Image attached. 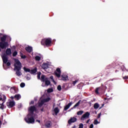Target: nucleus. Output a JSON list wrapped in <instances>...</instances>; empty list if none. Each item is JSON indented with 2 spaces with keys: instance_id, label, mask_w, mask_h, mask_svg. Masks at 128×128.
I'll use <instances>...</instances> for the list:
<instances>
[{
  "instance_id": "9b49d317",
  "label": "nucleus",
  "mask_w": 128,
  "mask_h": 128,
  "mask_svg": "<svg viewBox=\"0 0 128 128\" xmlns=\"http://www.w3.org/2000/svg\"><path fill=\"white\" fill-rule=\"evenodd\" d=\"M4 96V98H3V100H2V104H0V109L3 110L4 108V102H5V101H6V96Z\"/></svg>"
},
{
  "instance_id": "c9c22d12",
  "label": "nucleus",
  "mask_w": 128,
  "mask_h": 128,
  "mask_svg": "<svg viewBox=\"0 0 128 128\" xmlns=\"http://www.w3.org/2000/svg\"><path fill=\"white\" fill-rule=\"evenodd\" d=\"M56 72H58V74H61V70L60 68H58L56 70Z\"/></svg>"
},
{
  "instance_id": "a19ab883",
  "label": "nucleus",
  "mask_w": 128,
  "mask_h": 128,
  "mask_svg": "<svg viewBox=\"0 0 128 128\" xmlns=\"http://www.w3.org/2000/svg\"><path fill=\"white\" fill-rule=\"evenodd\" d=\"M6 66H10V65H11V64H10V62H6Z\"/></svg>"
},
{
  "instance_id": "79ce46f5",
  "label": "nucleus",
  "mask_w": 128,
  "mask_h": 128,
  "mask_svg": "<svg viewBox=\"0 0 128 128\" xmlns=\"http://www.w3.org/2000/svg\"><path fill=\"white\" fill-rule=\"evenodd\" d=\"M78 82V80H75V81H74L73 82H72V84H73L74 85V86H75V84H76V82Z\"/></svg>"
},
{
  "instance_id": "72a5a7b5",
  "label": "nucleus",
  "mask_w": 128,
  "mask_h": 128,
  "mask_svg": "<svg viewBox=\"0 0 128 128\" xmlns=\"http://www.w3.org/2000/svg\"><path fill=\"white\" fill-rule=\"evenodd\" d=\"M4 96H4V94H0V102L2 101L3 98H4Z\"/></svg>"
},
{
  "instance_id": "6ab92c4d",
  "label": "nucleus",
  "mask_w": 128,
  "mask_h": 128,
  "mask_svg": "<svg viewBox=\"0 0 128 128\" xmlns=\"http://www.w3.org/2000/svg\"><path fill=\"white\" fill-rule=\"evenodd\" d=\"M54 112L55 113L56 116H57V114L59 113L60 110L58 108V107H56V108H54Z\"/></svg>"
},
{
  "instance_id": "4be33fe9",
  "label": "nucleus",
  "mask_w": 128,
  "mask_h": 128,
  "mask_svg": "<svg viewBox=\"0 0 128 128\" xmlns=\"http://www.w3.org/2000/svg\"><path fill=\"white\" fill-rule=\"evenodd\" d=\"M22 98L20 94H17L14 96V98L17 100H19Z\"/></svg>"
},
{
  "instance_id": "e433bc0d",
  "label": "nucleus",
  "mask_w": 128,
  "mask_h": 128,
  "mask_svg": "<svg viewBox=\"0 0 128 128\" xmlns=\"http://www.w3.org/2000/svg\"><path fill=\"white\" fill-rule=\"evenodd\" d=\"M84 128V124L82 123H80V124H79V128Z\"/></svg>"
},
{
  "instance_id": "0eeeda50",
  "label": "nucleus",
  "mask_w": 128,
  "mask_h": 128,
  "mask_svg": "<svg viewBox=\"0 0 128 128\" xmlns=\"http://www.w3.org/2000/svg\"><path fill=\"white\" fill-rule=\"evenodd\" d=\"M24 120L28 124H34L35 122V120L32 116L25 118Z\"/></svg>"
},
{
  "instance_id": "8fccbe9b",
  "label": "nucleus",
  "mask_w": 128,
  "mask_h": 128,
  "mask_svg": "<svg viewBox=\"0 0 128 128\" xmlns=\"http://www.w3.org/2000/svg\"><path fill=\"white\" fill-rule=\"evenodd\" d=\"M90 120H88L86 122V124H88L89 122H90Z\"/></svg>"
},
{
  "instance_id": "bb28decb",
  "label": "nucleus",
  "mask_w": 128,
  "mask_h": 128,
  "mask_svg": "<svg viewBox=\"0 0 128 128\" xmlns=\"http://www.w3.org/2000/svg\"><path fill=\"white\" fill-rule=\"evenodd\" d=\"M55 75L58 78H60V73H58L56 71L54 72Z\"/></svg>"
},
{
  "instance_id": "473e14b6",
  "label": "nucleus",
  "mask_w": 128,
  "mask_h": 128,
  "mask_svg": "<svg viewBox=\"0 0 128 128\" xmlns=\"http://www.w3.org/2000/svg\"><path fill=\"white\" fill-rule=\"evenodd\" d=\"M50 78L52 80V82H54V84H56V82H55L54 80V76H50Z\"/></svg>"
},
{
  "instance_id": "9d476101",
  "label": "nucleus",
  "mask_w": 128,
  "mask_h": 128,
  "mask_svg": "<svg viewBox=\"0 0 128 128\" xmlns=\"http://www.w3.org/2000/svg\"><path fill=\"white\" fill-rule=\"evenodd\" d=\"M77 121V118L76 117H71L68 121V124H71L72 123L76 122Z\"/></svg>"
},
{
  "instance_id": "4d7b16f0",
  "label": "nucleus",
  "mask_w": 128,
  "mask_h": 128,
  "mask_svg": "<svg viewBox=\"0 0 128 128\" xmlns=\"http://www.w3.org/2000/svg\"><path fill=\"white\" fill-rule=\"evenodd\" d=\"M72 128H76V126H73Z\"/></svg>"
},
{
  "instance_id": "1a4fd4ad",
  "label": "nucleus",
  "mask_w": 128,
  "mask_h": 128,
  "mask_svg": "<svg viewBox=\"0 0 128 128\" xmlns=\"http://www.w3.org/2000/svg\"><path fill=\"white\" fill-rule=\"evenodd\" d=\"M90 113L89 112H86L82 116H81V120H84L86 118H88L90 117Z\"/></svg>"
},
{
  "instance_id": "864d4df0",
  "label": "nucleus",
  "mask_w": 128,
  "mask_h": 128,
  "mask_svg": "<svg viewBox=\"0 0 128 128\" xmlns=\"http://www.w3.org/2000/svg\"><path fill=\"white\" fill-rule=\"evenodd\" d=\"M1 124H2V122H1V120H0V128H1Z\"/></svg>"
},
{
  "instance_id": "09e8293b",
  "label": "nucleus",
  "mask_w": 128,
  "mask_h": 128,
  "mask_svg": "<svg viewBox=\"0 0 128 128\" xmlns=\"http://www.w3.org/2000/svg\"><path fill=\"white\" fill-rule=\"evenodd\" d=\"M36 122H38L39 124H40V120H36Z\"/></svg>"
},
{
  "instance_id": "6e6552de",
  "label": "nucleus",
  "mask_w": 128,
  "mask_h": 128,
  "mask_svg": "<svg viewBox=\"0 0 128 128\" xmlns=\"http://www.w3.org/2000/svg\"><path fill=\"white\" fill-rule=\"evenodd\" d=\"M6 105L8 108H12L15 106L16 102L14 101L10 100V102H6Z\"/></svg>"
},
{
  "instance_id": "5701e85b",
  "label": "nucleus",
  "mask_w": 128,
  "mask_h": 128,
  "mask_svg": "<svg viewBox=\"0 0 128 128\" xmlns=\"http://www.w3.org/2000/svg\"><path fill=\"white\" fill-rule=\"evenodd\" d=\"M23 69L24 71L26 72H30V69L29 68L24 67Z\"/></svg>"
},
{
  "instance_id": "c756f323",
  "label": "nucleus",
  "mask_w": 128,
  "mask_h": 128,
  "mask_svg": "<svg viewBox=\"0 0 128 128\" xmlns=\"http://www.w3.org/2000/svg\"><path fill=\"white\" fill-rule=\"evenodd\" d=\"M100 89V88H96L95 90V92L96 94H99V90Z\"/></svg>"
},
{
  "instance_id": "423d86ee",
  "label": "nucleus",
  "mask_w": 128,
  "mask_h": 128,
  "mask_svg": "<svg viewBox=\"0 0 128 128\" xmlns=\"http://www.w3.org/2000/svg\"><path fill=\"white\" fill-rule=\"evenodd\" d=\"M40 80L42 82H45V84L46 86H48L50 84V82L48 80V78L46 77L45 75H42Z\"/></svg>"
},
{
  "instance_id": "f03ea898",
  "label": "nucleus",
  "mask_w": 128,
  "mask_h": 128,
  "mask_svg": "<svg viewBox=\"0 0 128 128\" xmlns=\"http://www.w3.org/2000/svg\"><path fill=\"white\" fill-rule=\"evenodd\" d=\"M15 64H14V70H16V74L17 76H20L22 75L20 70L22 68V63L18 59H15Z\"/></svg>"
},
{
  "instance_id": "7c9ffc66",
  "label": "nucleus",
  "mask_w": 128,
  "mask_h": 128,
  "mask_svg": "<svg viewBox=\"0 0 128 128\" xmlns=\"http://www.w3.org/2000/svg\"><path fill=\"white\" fill-rule=\"evenodd\" d=\"M112 68V66L111 64H108L106 68V70H109V69H110Z\"/></svg>"
},
{
  "instance_id": "de8ad7c7",
  "label": "nucleus",
  "mask_w": 128,
  "mask_h": 128,
  "mask_svg": "<svg viewBox=\"0 0 128 128\" xmlns=\"http://www.w3.org/2000/svg\"><path fill=\"white\" fill-rule=\"evenodd\" d=\"M40 111L41 112H44V108H42L40 109Z\"/></svg>"
},
{
  "instance_id": "f3484780",
  "label": "nucleus",
  "mask_w": 128,
  "mask_h": 128,
  "mask_svg": "<svg viewBox=\"0 0 128 128\" xmlns=\"http://www.w3.org/2000/svg\"><path fill=\"white\" fill-rule=\"evenodd\" d=\"M42 67L44 70L48 69V63H44L42 64Z\"/></svg>"
},
{
  "instance_id": "7ed1b4c3",
  "label": "nucleus",
  "mask_w": 128,
  "mask_h": 128,
  "mask_svg": "<svg viewBox=\"0 0 128 128\" xmlns=\"http://www.w3.org/2000/svg\"><path fill=\"white\" fill-rule=\"evenodd\" d=\"M12 54V50L10 48H7L6 50V54H4L2 56V59L3 63L6 64L8 61V58L7 56H10Z\"/></svg>"
},
{
  "instance_id": "dca6fc26",
  "label": "nucleus",
  "mask_w": 128,
  "mask_h": 128,
  "mask_svg": "<svg viewBox=\"0 0 128 128\" xmlns=\"http://www.w3.org/2000/svg\"><path fill=\"white\" fill-rule=\"evenodd\" d=\"M37 72H38L37 68H34L30 70V74H36Z\"/></svg>"
},
{
  "instance_id": "5fc2aeb1",
  "label": "nucleus",
  "mask_w": 128,
  "mask_h": 128,
  "mask_svg": "<svg viewBox=\"0 0 128 128\" xmlns=\"http://www.w3.org/2000/svg\"><path fill=\"white\" fill-rule=\"evenodd\" d=\"M6 124V122L5 121V122H4L3 123V125H4V124Z\"/></svg>"
},
{
  "instance_id": "39448f33",
  "label": "nucleus",
  "mask_w": 128,
  "mask_h": 128,
  "mask_svg": "<svg viewBox=\"0 0 128 128\" xmlns=\"http://www.w3.org/2000/svg\"><path fill=\"white\" fill-rule=\"evenodd\" d=\"M37 108L35 106H30L28 108V111L30 112L28 116H32L34 112H36Z\"/></svg>"
},
{
  "instance_id": "58836bf2",
  "label": "nucleus",
  "mask_w": 128,
  "mask_h": 128,
  "mask_svg": "<svg viewBox=\"0 0 128 128\" xmlns=\"http://www.w3.org/2000/svg\"><path fill=\"white\" fill-rule=\"evenodd\" d=\"M57 89L59 90L60 91L62 90V87L60 85L58 86Z\"/></svg>"
},
{
  "instance_id": "393cba45",
  "label": "nucleus",
  "mask_w": 128,
  "mask_h": 128,
  "mask_svg": "<svg viewBox=\"0 0 128 128\" xmlns=\"http://www.w3.org/2000/svg\"><path fill=\"white\" fill-rule=\"evenodd\" d=\"M41 74H42L41 72H38V75H37V78L39 80H41V79H42V78H40Z\"/></svg>"
},
{
  "instance_id": "37998d69",
  "label": "nucleus",
  "mask_w": 128,
  "mask_h": 128,
  "mask_svg": "<svg viewBox=\"0 0 128 128\" xmlns=\"http://www.w3.org/2000/svg\"><path fill=\"white\" fill-rule=\"evenodd\" d=\"M34 104V101L32 100L30 102V104Z\"/></svg>"
},
{
  "instance_id": "c85d7f7f",
  "label": "nucleus",
  "mask_w": 128,
  "mask_h": 128,
  "mask_svg": "<svg viewBox=\"0 0 128 128\" xmlns=\"http://www.w3.org/2000/svg\"><path fill=\"white\" fill-rule=\"evenodd\" d=\"M44 100V102H48L50 100V98H46V99H44V100Z\"/></svg>"
},
{
  "instance_id": "a878e982",
  "label": "nucleus",
  "mask_w": 128,
  "mask_h": 128,
  "mask_svg": "<svg viewBox=\"0 0 128 128\" xmlns=\"http://www.w3.org/2000/svg\"><path fill=\"white\" fill-rule=\"evenodd\" d=\"M93 124L94 125H97L100 124V122L98 120L96 119L94 120Z\"/></svg>"
},
{
  "instance_id": "13d9d810",
  "label": "nucleus",
  "mask_w": 128,
  "mask_h": 128,
  "mask_svg": "<svg viewBox=\"0 0 128 128\" xmlns=\"http://www.w3.org/2000/svg\"><path fill=\"white\" fill-rule=\"evenodd\" d=\"M11 90H14L15 91V90H14V89H11Z\"/></svg>"
},
{
  "instance_id": "4468645a",
  "label": "nucleus",
  "mask_w": 128,
  "mask_h": 128,
  "mask_svg": "<svg viewBox=\"0 0 128 128\" xmlns=\"http://www.w3.org/2000/svg\"><path fill=\"white\" fill-rule=\"evenodd\" d=\"M68 78V76H67V75H62V76L60 77V78H61L60 80L65 81L67 80Z\"/></svg>"
},
{
  "instance_id": "b1692460",
  "label": "nucleus",
  "mask_w": 128,
  "mask_h": 128,
  "mask_svg": "<svg viewBox=\"0 0 128 128\" xmlns=\"http://www.w3.org/2000/svg\"><path fill=\"white\" fill-rule=\"evenodd\" d=\"M81 100H79V101L74 106L73 108H76L77 106H78L80 104Z\"/></svg>"
},
{
  "instance_id": "412c9836",
  "label": "nucleus",
  "mask_w": 128,
  "mask_h": 128,
  "mask_svg": "<svg viewBox=\"0 0 128 128\" xmlns=\"http://www.w3.org/2000/svg\"><path fill=\"white\" fill-rule=\"evenodd\" d=\"M34 58L36 61L40 62L42 58L40 56H36Z\"/></svg>"
},
{
  "instance_id": "a18cd8bd",
  "label": "nucleus",
  "mask_w": 128,
  "mask_h": 128,
  "mask_svg": "<svg viewBox=\"0 0 128 128\" xmlns=\"http://www.w3.org/2000/svg\"><path fill=\"white\" fill-rule=\"evenodd\" d=\"M89 128H94V124H90Z\"/></svg>"
},
{
  "instance_id": "ddd939ff",
  "label": "nucleus",
  "mask_w": 128,
  "mask_h": 128,
  "mask_svg": "<svg viewBox=\"0 0 128 128\" xmlns=\"http://www.w3.org/2000/svg\"><path fill=\"white\" fill-rule=\"evenodd\" d=\"M25 50L28 53H31L32 51V46H28L25 48Z\"/></svg>"
},
{
  "instance_id": "49530a36",
  "label": "nucleus",
  "mask_w": 128,
  "mask_h": 128,
  "mask_svg": "<svg viewBox=\"0 0 128 128\" xmlns=\"http://www.w3.org/2000/svg\"><path fill=\"white\" fill-rule=\"evenodd\" d=\"M128 78V77L127 76H124L123 77V79L124 80H127Z\"/></svg>"
},
{
  "instance_id": "aec40b11",
  "label": "nucleus",
  "mask_w": 128,
  "mask_h": 128,
  "mask_svg": "<svg viewBox=\"0 0 128 128\" xmlns=\"http://www.w3.org/2000/svg\"><path fill=\"white\" fill-rule=\"evenodd\" d=\"M94 108L95 110H98L100 108V104L98 103H95L94 105Z\"/></svg>"
},
{
  "instance_id": "20e7f679",
  "label": "nucleus",
  "mask_w": 128,
  "mask_h": 128,
  "mask_svg": "<svg viewBox=\"0 0 128 128\" xmlns=\"http://www.w3.org/2000/svg\"><path fill=\"white\" fill-rule=\"evenodd\" d=\"M52 42V40L50 38H44L40 42L42 46H50Z\"/></svg>"
},
{
  "instance_id": "ea45409f",
  "label": "nucleus",
  "mask_w": 128,
  "mask_h": 128,
  "mask_svg": "<svg viewBox=\"0 0 128 128\" xmlns=\"http://www.w3.org/2000/svg\"><path fill=\"white\" fill-rule=\"evenodd\" d=\"M52 91H54V90L52 88H49L48 90V92H52Z\"/></svg>"
},
{
  "instance_id": "4c0bfd02",
  "label": "nucleus",
  "mask_w": 128,
  "mask_h": 128,
  "mask_svg": "<svg viewBox=\"0 0 128 128\" xmlns=\"http://www.w3.org/2000/svg\"><path fill=\"white\" fill-rule=\"evenodd\" d=\"M25 86H26V84L24 82H22V83H21V84H20V86L21 88H24Z\"/></svg>"
},
{
  "instance_id": "f704fd0d",
  "label": "nucleus",
  "mask_w": 128,
  "mask_h": 128,
  "mask_svg": "<svg viewBox=\"0 0 128 128\" xmlns=\"http://www.w3.org/2000/svg\"><path fill=\"white\" fill-rule=\"evenodd\" d=\"M18 55V52L16 51H14L12 54V56L16 57Z\"/></svg>"
},
{
  "instance_id": "2f4dec72",
  "label": "nucleus",
  "mask_w": 128,
  "mask_h": 128,
  "mask_svg": "<svg viewBox=\"0 0 128 128\" xmlns=\"http://www.w3.org/2000/svg\"><path fill=\"white\" fill-rule=\"evenodd\" d=\"M84 113L83 111H79L78 112H77V115L78 116H82V114Z\"/></svg>"
},
{
  "instance_id": "3c124183",
  "label": "nucleus",
  "mask_w": 128,
  "mask_h": 128,
  "mask_svg": "<svg viewBox=\"0 0 128 128\" xmlns=\"http://www.w3.org/2000/svg\"><path fill=\"white\" fill-rule=\"evenodd\" d=\"M119 72V70H115V72H116V73H117V72Z\"/></svg>"
},
{
  "instance_id": "cd10ccee",
  "label": "nucleus",
  "mask_w": 128,
  "mask_h": 128,
  "mask_svg": "<svg viewBox=\"0 0 128 128\" xmlns=\"http://www.w3.org/2000/svg\"><path fill=\"white\" fill-rule=\"evenodd\" d=\"M20 56L22 59H26V55H23L22 54H20Z\"/></svg>"
},
{
  "instance_id": "bf43d9fd",
  "label": "nucleus",
  "mask_w": 128,
  "mask_h": 128,
  "mask_svg": "<svg viewBox=\"0 0 128 128\" xmlns=\"http://www.w3.org/2000/svg\"><path fill=\"white\" fill-rule=\"evenodd\" d=\"M3 67H4V64H3Z\"/></svg>"
},
{
  "instance_id": "2eb2a0df",
  "label": "nucleus",
  "mask_w": 128,
  "mask_h": 128,
  "mask_svg": "<svg viewBox=\"0 0 128 128\" xmlns=\"http://www.w3.org/2000/svg\"><path fill=\"white\" fill-rule=\"evenodd\" d=\"M72 102L68 103V105H66V106H64V111H66L68 109L70 108V106H72Z\"/></svg>"
},
{
  "instance_id": "a211bd4d",
  "label": "nucleus",
  "mask_w": 128,
  "mask_h": 128,
  "mask_svg": "<svg viewBox=\"0 0 128 128\" xmlns=\"http://www.w3.org/2000/svg\"><path fill=\"white\" fill-rule=\"evenodd\" d=\"M44 104V100H42L40 102H38V106L39 108H42V106Z\"/></svg>"
},
{
  "instance_id": "6e6d98bb",
  "label": "nucleus",
  "mask_w": 128,
  "mask_h": 128,
  "mask_svg": "<svg viewBox=\"0 0 128 128\" xmlns=\"http://www.w3.org/2000/svg\"><path fill=\"white\" fill-rule=\"evenodd\" d=\"M18 108H22V105H20V106H18Z\"/></svg>"
},
{
  "instance_id": "f8f14e48",
  "label": "nucleus",
  "mask_w": 128,
  "mask_h": 128,
  "mask_svg": "<svg viewBox=\"0 0 128 128\" xmlns=\"http://www.w3.org/2000/svg\"><path fill=\"white\" fill-rule=\"evenodd\" d=\"M44 126L47 128H50L52 126V122L51 121L48 120L44 124Z\"/></svg>"
},
{
  "instance_id": "c03bdc74",
  "label": "nucleus",
  "mask_w": 128,
  "mask_h": 128,
  "mask_svg": "<svg viewBox=\"0 0 128 128\" xmlns=\"http://www.w3.org/2000/svg\"><path fill=\"white\" fill-rule=\"evenodd\" d=\"M101 116V113L98 114V118H100Z\"/></svg>"
},
{
  "instance_id": "f257e3e1",
  "label": "nucleus",
  "mask_w": 128,
  "mask_h": 128,
  "mask_svg": "<svg viewBox=\"0 0 128 128\" xmlns=\"http://www.w3.org/2000/svg\"><path fill=\"white\" fill-rule=\"evenodd\" d=\"M10 38V40L11 41L12 38L8 36L6 34H0V52H2V50H6L8 46V42L6 41V38Z\"/></svg>"
},
{
  "instance_id": "603ef678",
  "label": "nucleus",
  "mask_w": 128,
  "mask_h": 128,
  "mask_svg": "<svg viewBox=\"0 0 128 128\" xmlns=\"http://www.w3.org/2000/svg\"><path fill=\"white\" fill-rule=\"evenodd\" d=\"M10 98H11L12 100H13V99L14 98V97L13 96H12L10 97Z\"/></svg>"
}]
</instances>
